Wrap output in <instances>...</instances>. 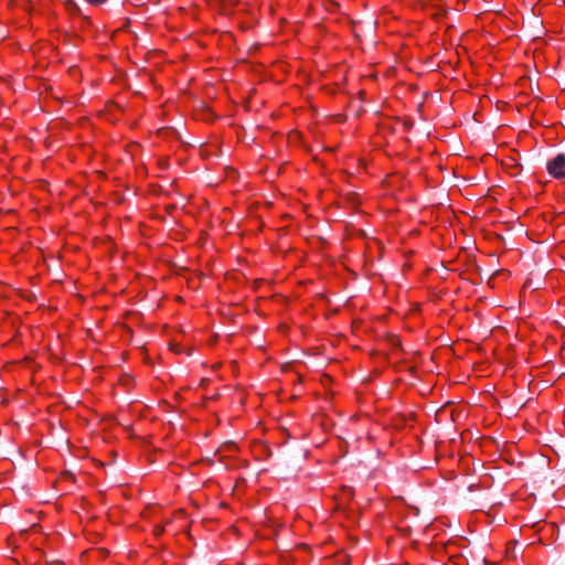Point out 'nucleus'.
I'll list each match as a JSON object with an SVG mask.
<instances>
[{
  "label": "nucleus",
  "mask_w": 565,
  "mask_h": 565,
  "mask_svg": "<svg viewBox=\"0 0 565 565\" xmlns=\"http://www.w3.org/2000/svg\"><path fill=\"white\" fill-rule=\"evenodd\" d=\"M65 6H66V9H67L68 11H71L72 13H75V12H77V11L79 10V8H78L77 3H76L75 1H73V0H68V1L65 3Z\"/></svg>",
  "instance_id": "2"
},
{
  "label": "nucleus",
  "mask_w": 565,
  "mask_h": 565,
  "mask_svg": "<svg viewBox=\"0 0 565 565\" xmlns=\"http://www.w3.org/2000/svg\"><path fill=\"white\" fill-rule=\"evenodd\" d=\"M87 3L92 4V6H100V4H104L107 0H86Z\"/></svg>",
  "instance_id": "3"
},
{
  "label": "nucleus",
  "mask_w": 565,
  "mask_h": 565,
  "mask_svg": "<svg viewBox=\"0 0 565 565\" xmlns=\"http://www.w3.org/2000/svg\"><path fill=\"white\" fill-rule=\"evenodd\" d=\"M546 169L547 172L556 179L565 178V154L559 153L550 160L546 164Z\"/></svg>",
  "instance_id": "1"
},
{
  "label": "nucleus",
  "mask_w": 565,
  "mask_h": 565,
  "mask_svg": "<svg viewBox=\"0 0 565 565\" xmlns=\"http://www.w3.org/2000/svg\"><path fill=\"white\" fill-rule=\"evenodd\" d=\"M154 532L157 535L161 534L163 532V527L162 526H156L154 527Z\"/></svg>",
  "instance_id": "4"
}]
</instances>
